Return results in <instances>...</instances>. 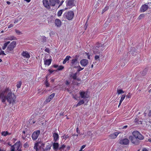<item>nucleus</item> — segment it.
<instances>
[{
	"label": "nucleus",
	"mask_w": 151,
	"mask_h": 151,
	"mask_svg": "<svg viewBox=\"0 0 151 151\" xmlns=\"http://www.w3.org/2000/svg\"><path fill=\"white\" fill-rule=\"evenodd\" d=\"M64 68V67L62 65L60 66L57 69V70H62Z\"/></svg>",
	"instance_id": "42"
},
{
	"label": "nucleus",
	"mask_w": 151,
	"mask_h": 151,
	"mask_svg": "<svg viewBox=\"0 0 151 151\" xmlns=\"http://www.w3.org/2000/svg\"><path fill=\"white\" fill-rule=\"evenodd\" d=\"M84 101L83 99L80 100L78 103L76 105H75L74 106L76 107L78 106H80V105L83 104L84 103Z\"/></svg>",
	"instance_id": "24"
},
{
	"label": "nucleus",
	"mask_w": 151,
	"mask_h": 151,
	"mask_svg": "<svg viewBox=\"0 0 151 151\" xmlns=\"http://www.w3.org/2000/svg\"><path fill=\"white\" fill-rule=\"evenodd\" d=\"M50 149V146L49 145L48 146H47L46 147H45V150H49Z\"/></svg>",
	"instance_id": "46"
},
{
	"label": "nucleus",
	"mask_w": 151,
	"mask_h": 151,
	"mask_svg": "<svg viewBox=\"0 0 151 151\" xmlns=\"http://www.w3.org/2000/svg\"><path fill=\"white\" fill-rule=\"evenodd\" d=\"M127 127H128V126L127 125L124 126L123 127L122 129H126V128H127Z\"/></svg>",
	"instance_id": "60"
},
{
	"label": "nucleus",
	"mask_w": 151,
	"mask_h": 151,
	"mask_svg": "<svg viewBox=\"0 0 151 151\" xmlns=\"http://www.w3.org/2000/svg\"><path fill=\"white\" fill-rule=\"evenodd\" d=\"M75 0H68L66 1V8L65 10L70 9L74 6L76 3Z\"/></svg>",
	"instance_id": "4"
},
{
	"label": "nucleus",
	"mask_w": 151,
	"mask_h": 151,
	"mask_svg": "<svg viewBox=\"0 0 151 151\" xmlns=\"http://www.w3.org/2000/svg\"><path fill=\"white\" fill-rule=\"evenodd\" d=\"M48 70L50 73H52L54 71V70H51L50 69H49Z\"/></svg>",
	"instance_id": "54"
},
{
	"label": "nucleus",
	"mask_w": 151,
	"mask_h": 151,
	"mask_svg": "<svg viewBox=\"0 0 151 151\" xmlns=\"http://www.w3.org/2000/svg\"><path fill=\"white\" fill-rule=\"evenodd\" d=\"M53 138L54 141L55 142H56L57 140L59 139V135L58 133H54L53 134Z\"/></svg>",
	"instance_id": "23"
},
{
	"label": "nucleus",
	"mask_w": 151,
	"mask_h": 151,
	"mask_svg": "<svg viewBox=\"0 0 151 151\" xmlns=\"http://www.w3.org/2000/svg\"><path fill=\"white\" fill-rule=\"evenodd\" d=\"M79 73L76 72V73L71 75L70 77L72 78L73 80H77V81H79L80 78H77V76L79 75Z\"/></svg>",
	"instance_id": "16"
},
{
	"label": "nucleus",
	"mask_w": 151,
	"mask_h": 151,
	"mask_svg": "<svg viewBox=\"0 0 151 151\" xmlns=\"http://www.w3.org/2000/svg\"><path fill=\"white\" fill-rule=\"evenodd\" d=\"M145 15L144 14H140L138 18V19L140 20L144 17Z\"/></svg>",
	"instance_id": "37"
},
{
	"label": "nucleus",
	"mask_w": 151,
	"mask_h": 151,
	"mask_svg": "<svg viewBox=\"0 0 151 151\" xmlns=\"http://www.w3.org/2000/svg\"><path fill=\"white\" fill-rule=\"evenodd\" d=\"M45 51L48 53L49 52V50L48 48H46L45 50Z\"/></svg>",
	"instance_id": "58"
},
{
	"label": "nucleus",
	"mask_w": 151,
	"mask_h": 151,
	"mask_svg": "<svg viewBox=\"0 0 151 151\" xmlns=\"http://www.w3.org/2000/svg\"><path fill=\"white\" fill-rule=\"evenodd\" d=\"M45 84L46 86V87H48L49 86H50V84L47 81H46L45 82Z\"/></svg>",
	"instance_id": "48"
},
{
	"label": "nucleus",
	"mask_w": 151,
	"mask_h": 151,
	"mask_svg": "<svg viewBox=\"0 0 151 151\" xmlns=\"http://www.w3.org/2000/svg\"><path fill=\"white\" fill-rule=\"evenodd\" d=\"M88 63V60L86 59H83L81 60L80 63L82 66L85 67L87 65Z\"/></svg>",
	"instance_id": "15"
},
{
	"label": "nucleus",
	"mask_w": 151,
	"mask_h": 151,
	"mask_svg": "<svg viewBox=\"0 0 151 151\" xmlns=\"http://www.w3.org/2000/svg\"><path fill=\"white\" fill-rule=\"evenodd\" d=\"M129 139L131 140V142L135 145H138L139 143V140L137 138H135L132 136H129Z\"/></svg>",
	"instance_id": "8"
},
{
	"label": "nucleus",
	"mask_w": 151,
	"mask_h": 151,
	"mask_svg": "<svg viewBox=\"0 0 151 151\" xmlns=\"http://www.w3.org/2000/svg\"><path fill=\"white\" fill-rule=\"evenodd\" d=\"M69 82L68 81H66V84L67 85H68L69 84Z\"/></svg>",
	"instance_id": "61"
},
{
	"label": "nucleus",
	"mask_w": 151,
	"mask_h": 151,
	"mask_svg": "<svg viewBox=\"0 0 151 151\" xmlns=\"http://www.w3.org/2000/svg\"><path fill=\"white\" fill-rule=\"evenodd\" d=\"M64 11V10H63V9H61V10H60L57 13V16L58 17L62 15V14L63 13V11Z\"/></svg>",
	"instance_id": "32"
},
{
	"label": "nucleus",
	"mask_w": 151,
	"mask_h": 151,
	"mask_svg": "<svg viewBox=\"0 0 151 151\" xmlns=\"http://www.w3.org/2000/svg\"><path fill=\"white\" fill-rule=\"evenodd\" d=\"M104 49V47L102 44L97 43L93 48V52L95 54H100Z\"/></svg>",
	"instance_id": "1"
},
{
	"label": "nucleus",
	"mask_w": 151,
	"mask_h": 151,
	"mask_svg": "<svg viewBox=\"0 0 151 151\" xmlns=\"http://www.w3.org/2000/svg\"><path fill=\"white\" fill-rule=\"evenodd\" d=\"M40 134V131L37 130L36 131L34 132L32 135V138L33 140H36Z\"/></svg>",
	"instance_id": "9"
},
{
	"label": "nucleus",
	"mask_w": 151,
	"mask_h": 151,
	"mask_svg": "<svg viewBox=\"0 0 151 151\" xmlns=\"http://www.w3.org/2000/svg\"><path fill=\"white\" fill-rule=\"evenodd\" d=\"M50 6H54L56 4V1L55 0H49Z\"/></svg>",
	"instance_id": "25"
},
{
	"label": "nucleus",
	"mask_w": 151,
	"mask_h": 151,
	"mask_svg": "<svg viewBox=\"0 0 151 151\" xmlns=\"http://www.w3.org/2000/svg\"><path fill=\"white\" fill-rule=\"evenodd\" d=\"M14 26V24H10L8 26V28H12V27H13Z\"/></svg>",
	"instance_id": "51"
},
{
	"label": "nucleus",
	"mask_w": 151,
	"mask_h": 151,
	"mask_svg": "<svg viewBox=\"0 0 151 151\" xmlns=\"http://www.w3.org/2000/svg\"><path fill=\"white\" fill-rule=\"evenodd\" d=\"M42 39L43 40V41L44 42H46V37L44 36H42L41 37Z\"/></svg>",
	"instance_id": "45"
},
{
	"label": "nucleus",
	"mask_w": 151,
	"mask_h": 151,
	"mask_svg": "<svg viewBox=\"0 0 151 151\" xmlns=\"http://www.w3.org/2000/svg\"><path fill=\"white\" fill-rule=\"evenodd\" d=\"M70 56L69 55L67 56L65 59L63 61V64H65L66 63V62L68 61L69 60V59L70 58Z\"/></svg>",
	"instance_id": "29"
},
{
	"label": "nucleus",
	"mask_w": 151,
	"mask_h": 151,
	"mask_svg": "<svg viewBox=\"0 0 151 151\" xmlns=\"http://www.w3.org/2000/svg\"><path fill=\"white\" fill-rule=\"evenodd\" d=\"M1 134L2 136H6L10 134L11 133H9L7 131H3L1 132Z\"/></svg>",
	"instance_id": "30"
},
{
	"label": "nucleus",
	"mask_w": 151,
	"mask_h": 151,
	"mask_svg": "<svg viewBox=\"0 0 151 151\" xmlns=\"http://www.w3.org/2000/svg\"><path fill=\"white\" fill-rule=\"evenodd\" d=\"M52 67L54 68H57L58 67V65H54L52 66Z\"/></svg>",
	"instance_id": "56"
},
{
	"label": "nucleus",
	"mask_w": 151,
	"mask_h": 151,
	"mask_svg": "<svg viewBox=\"0 0 151 151\" xmlns=\"http://www.w3.org/2000/svg\"><path fill=\"white\" fill-rule=\"evenodd\" d=\"M5 55V54L4 53V52L3 51H2L1 50V49L0 48V55Z\"/></svg>",
	"instance_id": "44"
},
{
	"label": "nucleus",
	"mask_w": 151,
	"mask_h": 151,
	"mask_svg": "<svg viewBox=\"0 0 151 151\" xmlns=\"http://www.w3.org/2000/svg\"><path fill=\"white\" fill-rule=\"evenodd\" d=\"M142 151H148L146 148H144L142 149Z\"/></svg>",
	"instance_id": "57"
},
{
	"label": "nucleus",
	"mask_w": 151,
	"mask_h": 151,
	"mask_svg": "<svg viewBox=\"0 0 151 151\" xmlns=\"http://www.w3.org/2000/svg\"><path fill=\"white\" fill-rule=\"evenodd\" d=\"M40 144L42 146L44 147L45 144L42 142H38L35 143L34 147V149H35L36 151H38V147L39 146V145Z\"/></svg>",
	"instance_id": "22"
},
{
	"label": "nucleus",
	"mask_w": 151,
	"mask_h": 151,
	"mask_svg": "<svg viewBox=\"0 0 151 151\" xmlns=\"http://www.w3.org/2000/svg\"><path fill=\"white\" fill-rule=\"evenodd\" d=\"M51 59H45L44 60V64L45 65L49 66L51 64Z\"/></svg>",
	"instance_id": "20"
},
{
	"label": "nucleus",
	"mask_w": 151,
	"mask_h": 151,
	"mask_svg": "<svg viewBox=\"0 0 151 151\" xmlns=\"http://www.w3.org/2000/svg\"><path fill=\"white\" fill-rule=\"evenodd\" d=\"M126 96V95H125L123 94L122 95L121 97L120 100L121 102H122L124 100V99L125 97Z\"/></svg>",
	"instance_id": "41"
},
{
	"label": "nucleus",
	"mask_w": 151,
	"mask_h": 151,
	"mask_svg": "<svg viewBox=\"0 0 151 151\" xmlns=\"http://www.w3.org/2000/svg\"><path fill=\"white\" fill-rule=\"evenodd\" d=\"M131 96V94L130 93H128L126 95V97L127 98H130Z\"/></svg>",
	"instance_id": "49"
},
{
	"label": "nucleus",
	"mask_w": 151,
	"mask_h": 151,
	"mask_svg": "<svg viewBox=\"0 0 151 151\" xmlns=\"http://www.w3.org/2000/svg\"><path fill=\"white\" fill-rule=\"evenodd\" d=\"M87 93V92L80 91L79 92V94L81 97L82 99H85L87 98V97H86Z\"/></svg>",
	"instance_id": "14"
},
{
	"label": "nucleus",
	"mask_w": 151,
	"mask_h": 151,
	"mask_svg": "<svg viewBox=\"0 0 151 151\" xmlns=\"http://www.w3.org/2000/svg\"><path fill=\"white\" fill-rule=\"evenodd\" d=\"M22 83L21 81H19L17 82V85H16L17 87V88H19L21 87Z\"/></svg>",
	"instance_id": "35"
},
{
	"label": "nucleus",
	"mask_w": 151,
	"mask_h": 151,
	"mask_svg": "<svg viewBox=\"0 0 151 151\" xmlns=\"http://www.w3.org/2000/svg\"><path fill=\"white\" fill-rule=\"evenodd\" d=\"M148 115L149 117H151V111H150L148 114Z\"/></svg>",
	"instance_id": "59"
},
{
	"label": "nucleus",
	"mask_w": 151,
	"mask_h": 151,
	"mask_svg": "<svg viewBox=\"0 0 151 151\" xmlns=\"http://www.w3.org/2000/svg\"><path fill=\"white\" fill-rule=\"evenodd\" d=\"M6 3L7 4H8V5H9L11 4L10 2V1H7L6 2Z\"/></svg>",
	"instance_id": "62"
},
{
	"label": "nucleus",
	"mask_w": 151,
	"mask_h": 151,
	"mask_svg": "<svg viewBox=\"0 0 151 151\" xmlns=\"http://www.w3.org/2000/svg\"><path fill=\"white\" fill-rule=\"evenodd\" d=\"M21 55L24 58L26 59H29L30 58V53L27 51H23Z\"/></svg>",
	"instance_id": "11"
},
{
	"label": "nucleus",
	"mask_w": 151,
	"mask_h": 151,
	"mask_svg": "<svg viewBox=\"0 0 151 151\" xmlns=\"http://www.w3.org/2000/svg\"><path fill=\"white\" fill-rule=\"evenodd\" d=\"M17 145V143H16L14 144V146H12L11 147V151H14L15 148H17V149L18 150V151H21V150H19V148L20 147V145H18L17 147L16 146Z\"/></svg>",
	"instance_id": "21"
},
{
	"label": "nucleus",
	"mask_w": 151,
	"mask_h": 151,
	"mask_svg": "<svg viewBox=\"0 0 151 151\" xmlns=\"http://www.w3.org/2000/svg\"><path fill=\"white\" fill-rule=\"evenodd\" d=\"M148 70V69L147 68H145L143 71L142 74L143 76H145Z\"/></svg>",
	"instance_id": "36"
},
{
	"label": "nucleus",
	"mask_w": 151,
	"mask_h": 151,
	"mask_svg": "<svg viewBox=\"0 0 151 151\" xmlns=\"http://www.w3.org/2000/svg\"><path fill=\"white\" fill-rule=\"evenodd\" d=\"M55 95V93H52L48 97V98L46 99L45 101L47 103L49 102L54 97Z\"/></svg>",
	"instance_id": "19"
},
{
	"label": "nucleus",
	"mask_w": 151,
	"mask_h": 151,
	"mask_svg": "<svg viewBox=\"0 0 151 151\" xmlns=\"http://www.w3.org/2000/svg\"><path fill=\"white\" fill-rule=\"evenodd\" d=\"M55 25L58 27H60L61 25V21L58 19H55Z\"/></svg>",
	"instance_id": "18"
},
{
	"label": "nucleus",
	"mask_w": 151,
	"mask_h": 151,
	"mask_svg": "<svg viewBox=\"0 0 151 151\" xmlns=\"http://www.w3.org/2000/svg\"><path fill=\"white\" fill-rule=\"evenodd\" d=\"M117 93L118 95H119L121 94L124 93V91L121 89H117Z\"/></svg>",
	"instance_id": "34"
},
{
	"label": "nucleus",
	"mask_w": 151,
	"mask_h": 151,
	"mask_svg": "<svg viewBox=\"0 0 151 151\" xmlns=\"http://www.w3.org/2000/svg\"><path fill=\"white\" fill-rule=\"evenodd\" d=\"M109 9V6H106L105 8L102 10V14H103L105 11Z\"/></svg>",
	"instance_id": "38"
},
{
	"label": "nucleus",
	"mask_w": 151,
	"mask_h": 151,
	"mask_svg": "<svg viewBox=\"0 0 151 151\" xmlns=\"http://www.w3.org/2000/svg\"><path fill=\"white\" fill-rule=\"evenodd\" d=\"M69 137V136L68 134H67L66 135L65 134H64L63 136L62 137V139H65V140Z\"/></svg>",
	"instance_id": "39"
},
{
	"label": "nucleus",
	"mask_w": 151,
	"mask_h": 151,
	"mask_svg": "<svg viewBox=\"0 0 151 151\" xmlns=\"http://www.w3.org/2000/svg\"><path fill=\"white\" fill-rule=\"evenodd\" d=\"M131 54L133 56H135L136 55V53L135 52H133L131 53Z\"/></svg>",
	"instance_id": "52"
},
{
	"label": "nucleus",
	"mask_w": 151,
	"mask_h": 151,
	"mask_svg": "<svg viewBox=\"0 0 151 151\" xmlns=\"http://www.w3.org/2000/svg\"><path fill=\"white\" fill-rule=\"evenodd\" d=\"M78 60L77 58H75L73 59H72L71 60V65L72 66H73L74 65H75L76 63H77Z\"/></svg>",
	"instance_id": "27"
},
{
	"label": "nucleus",
	"mask_w": 151,
	"mask_h": 151,
	"mask_svg": "<svg viewBox=\"0 0 151 151\" xmlns=\"http://www.w3.org/2000/svg\"><path fill=\"white\" fill-rule=\"evenodd\" d=\"M24 0L28 3L29 2L31 1V0Z\"/></svg>",
	"instance_id": "63"
},
{
	"label": "nucleus",
	"mask_w": 151,
	"mask_h": 151,
	"mask_svg": "<svg viewBox=\"0 0 151 151\" xmlns=\"http://www.w3.org/2000/svg\"><path fill=\"white\" fill-rule=\"evenodd\" d=\"M86 145H82L81 148L80 150H81V151H84L83 150V149H84L86 147Z\"/></svg>",
	"instance_id": "47"
},
{
	"label": "nucleus",
	"mask_w": 151,
	"mask_h": 151,
	"mask_svg": "<svg viewBox=\"0 0 151 151\" xmlns=\"http://www.w3.org/2000/svg\"><path fill=\"white\" fill-rule=\"evenodd\" d=\"M15 31L16 33H17L18 35H20L22 34V33L20 31L17 29H15Z\"/></svg>",
	"instance_id": "40"
},
{
	"label": "nucleus",
	"mask_w": 151,
	"mask_h": 151,
	"mask_svg": "<svg viewBox=\"0 0 151 151\" xmlns=\"http://www.w3.org/2000/svg\"><path fill=\"white\" fill-rule=\"evenodd\" d=\"M148 4H149V6H151L150 8H151V2L148 3Z\"/></svg>",
	"instance_id": "64"
},
{
	"label": "nucleus",
	"mask_w": 151,
	"mask_h": 151,
	"mask_svg": "<svg viewBox=\"0 0 151 151\" xmlns=\"http://www.w3.org/2000/svg\"><path fill=\"white\" fill-rule=\"evenodd\" d=\"M120 133V132H115L109 135V137L111 139H114L116 138L118 135Z\"/></svg>",
	"instance_id": "17"
},
{
	"label": "nucleus",
	"mask_w": 151,
	"mask_h": 151,
	"mask_svg": "<svg viewBox=\"0 0 151 151\" xmlns=\"http://www.w3.org/2000/svg\"><path fill=\"white\" fill-rule=\"evenodd\" d=\"M74 67V68H79L77 70V71L76 72H78V73H79V71H80L81 70H82L84 69L83 68H81L80 65H79L78 66H77V67L75 66Z\"/></svg>",
	"instance_id": "33"
},
{
	"label": "nucleus",
	"mask_w": 151,
	"mask_h": 151,
	"mask_svg": "<svg viewBox=\"0 0 151 151\" xmlns=\"http://www.w3.org/2000/svg\"><path fill=\"white\" fill-rule=\"evenodd\" d=\"M74 16V12L71 11L66 12L63 14V17L69 20H72Z\"/></svg>",
	"instance_id": "3"
},
{
	"label": "nucleus",
	"mask_w": 151,
	"mask_h": 151,
	"mask_svg": "<svg viewBox=\"0 0 151 151\" xmlns=\"http://www.w3.org/2000/svg\"><path fill=\"white\" fill-rule=\"evenodd\" d=\"M76 132H77L79 134H80V130H79V129H78V127H77V128H76Z\"/></svg>",
	"instance_id": "53"
},
{
	"label": "nucleus",
	"mask_w": 151,
	"mask_h": 151,
	"mask_svg": "<svg viewBox=\"0 0 151 151\" xmlns=\"http://www.w3.org/2000/svg\"><path fill=\"white\" fill-rule=\"evenodd\" d=\"M53 146L54 149L55 150H57L58 149L59 144L57 142H55L53 144Z\"/></svg>",
	"instance_id": "26"
},
{
	"label": "nucleus",
	"mask_w": 151,
	"mask_h": 151,
	"mask_svg": "<svg viewBox=\"0 0 151 151\" xmlns=\"http://www.w3.org/2000/svg\"><path fill=\"white\" fill-rule=\"evenodd\" d=\"M16 97L14 94H12L10 92H9L6 98V100H7L9 104H12L13 105L14 104L16 101Z\"/></svg>",
	"instance_id": "2"
},
{
	"label": "nucleus",
	"mask_w": 151,
	"mask_h": 151,
	"mask_svg": "<svg viewBox=\"0 0 151 151\" xmlns=\"http://www.w3.org/2000/svg\"><path fill=\"white\" fill-rule=\"evenodd\" d=\"M65 145H63L59 148L58 149L61 150L62 149H63L64 148H65Z\"/></svg>",
	"instance_id": "43"
},
{
	"label": "nucleus",
	"mask_w": 151,
	"mask_h": 151,
	"mask_svg": "<svg viewBox=\"0 0 151 151\" xmlns=\"http://www.w3.org/2000/svg\"><path fill=\"white\" fill-rule=\"evenodd\" d=\"M133 137L139 140H142L144 139V137L138 131H134L132 132Z\"/></svg>",
	"instance_id": "6"
},
{
	"label": "nucleus",
	"mask_w": 151,
	"mask_h": 151,
	"mask_svg": "<svg viewBox=\"0 0 151 151\" xmlns=\"http://www.w3.org/2000/svg\"><path fill=\"white\" fill-rule=\"evenodd\" d=\"M98 55H97L96 54L95 57V59L97 61H99L100 60V57L101 55V53L98 54Z\"/></svg>",
	"instance_id": "28"
},
{
	"label": "nucleus",
	"mask_w": 151,
	"mask_h": 151,
	"mask_svg": "<svg viewBox=\"0 0 151 151\" xmlns=\"http://www.w3.org/2000/svg\"><path fill=\"white\" fill-rule=\"evenodd\" d=\"M16 42L15 41H13L12 42L10 43L9 45H8L7 49L6 50V53L11 52L13 51V50L16 47Z\"/></svg>",
	"instance_id": "5"
},
{
	"label": "nucleus",
	"mask_w": 151,
	"mask_h": 151,
	"mask_svg": "<svg viewBox=\"0 0 151 151\" xmlns=\"http://www.w3.org/2000/svg\"><path fill=\"white\" fill-rule=\"evenodd\" d=\"M10 42V41H7V42L5 43L4 44L3 46H2V49L3 50H5Z\"/></svg>",
	"instance_id": "31"
},
{
	"label": "nucleus",
	"mask_w": 151,
	"mask_h": 151,
	"mask_svg": "<svg viewBox=\"0 0 151 151\" xmlns=\"http://www.w3.org/2000/svg\"><path fill=\"white\" fill-rule=\"evenodd\" d=\"M119 143L122 145H128L129 143V141L127 138H124L120 140Z\"/></svg>",
	"instance_id": "10"
},
{
	"label": "nucleus",
	"mask_w": 151,
	"mask_h": 151,
	"mask_svg": "<svg viewBox=\"0 0 151 151\" xmlns=\"http://www.w3.org/2000/svg\"><path fill=\"white\" fill-rule=\"evenodd\" d=\"M43 3L44 6L47 9H49L50 8V3L48 0H43Z\"/></svg>",
	"instance_id": "13"
},
{
	"label": "nucleus",
	"mask_w": 151,
	"mask_h": 151,
	"mask_svg": "<svg viewBox=\"0 0 151 151\" xmlns=\"http://www.w3.org/2000/svg\"><path fill=\"white\" fill-rule=\"evenodd\" d=\"M148 6L147 5L144 4L143 5L140 9V11L141 12H143L146 11L148 9Z\"/></svg>",
	"instance_id": "12"
},
{
	"label": "nucleus",
	"mask_w": 151,
	"mask_h": 151,
	"mask_svg": "<svg viewBox=\"0 0 151 151\" xmlns=\"http://www.w3.org/2000/svg\"><path fill=\"white\" fill-rule=\"evenodd\" d=\"M22 138L24 139H26V136L25 134L22 135Z\"/></svg>",
	"instance_id": "50"
},
{
	"label": "nucleus",
	"mask_w": 151,
	"mask_h": 151,
	"mask_svg": "<svg viewBox=\"0 0 151 151\" xmlns=\"http://www.w3.org/2000/svg\"><path fill=\"white\" fill-rule=\"evenodd\" d=\"M64 1L63 0H62L61 2H60V4H59V6H61V5H62L63 4V3Z\"/></svg>",
	"instance_id": "55"
},
{
	"label": "nucleus",
	"mask_w": 151,
	"mask_h": 151,
	"mask_svg": "<svg viewBox=\"0 0 151 151\" xmlns=\"http://www.w3.org/2000/svg\"><path fill=\"white\" fill-rule=\"evenodd\" d=\"M9 90V88H6L4 90L0 93V98H1V99L2 102L4 103L6 102V96H4V95L5 93Z\"/></svg>",
	"instance_id": "7"
}]
</instances>
